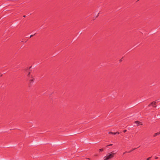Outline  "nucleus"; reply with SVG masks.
<instances>
[{
	"instance_id": "17",
	"label": "nucleus",
	"mask_w": 160,
	"mask_h": 160,
	"mask_svg": "<svg viewBox=\"0 0 160 160\" xmlns=\"http://www.w3.org/2000/svg\"><path fill=\"white\" fill-rule=\"evenodd\" d=\"M33 35H32L30 36V38H31V37H32Z\"/></svg>"
},
{
	"instance_id": "6",
	"label": "nucleus",
	"mask_w": 160,
	"mask_h": 160,
	"mask_svg": "<svg viewBox=\"0 0 160 160\" xmlns=\"http://www.w3.org/2000/svg\"><path fill=\"white\" fill-rule=\"evenodd\" d=\"M34 80V78H33L32 79H31L30 80V82H33Z\"/></svg>"
},
{
	"instance_id": "2",
	"label": "nucleus",
	"mask_w": 160,
	"mask_h": 160,
	"mask_svg": "<svg viewBox=\"0 0 160 160\" xmlns=\"http://www.w3.org/2000/svg\"><path fill=\"white\" fill-rule=\"evenodd\" d=\"M156 101H154L152 102L149 105V106L150 107V106H153V107H155L156 105Z\"/></svg>"
},
{
	"instance_id": "18",
	"label": "nucleus",
	"mask_w": 160,
	"mask_h": 160,
	"mask_svg": "<svg viewBox=\"0 0 160 160\" xmlns=\"http://www.w3.org/2000/svg\"><path fill=\"white\" fill-rule=\"evenodd\" d=\"M127 152H124V153H123V154H124L125 153H126Z\"/></svg>"
},
{
	"instance_id": "1",
	"label": "nucleus",
	"mask_w": 160,
	"mask_h": 160,
	"mask_svg": "<svg viewBox=\"0 0 160 160\" xmlns=\"http://www.w3.org/2000/svg\"><path fill=\"white\" fill-rule=\"evenodd\" d=\"M115 153H113L112 152H111L107 154L106 156L104 157V160H108L114 157Z\"/></svg>"
},
{
	"instance_id": "7",
	"label": "nucleus",
	"mask_w": 160,
	"mask_h": 160,
	"mask_svg": "<svg viewBox=\"0 0 160 160\" xmlns=\"http://www.w3.org/2000/svg\"><path fill=\"white\" fill-rule=\"evenodd\" d=\"M99 150V152H102L103 151V148L100 149Z\"/></svg>"
},
{
	"instance_id": "13",
	"label": "nucleus",
	"mask_w": 160,
	"mask_h": 160,
	"mask_svg": "<svg viewBox=\"0 0 160 160\" xmlns=\"http://www.w3.org/2000/svg\"><path fill=\"white\" fill-rule=\"evenodd\" d=\"M112 144H110L109 145L107 146H106L108 147V146H112Z\"/></svg>"
},
{
	"instance_id": "16",
	"label": "nucleus",
	"mask_w": 160,
	"mask_h": 160,
	"mask_svg": "<svg viewBox=\"0 0 160 160\" xmlns=\"http://www.w3.org/2000/svg\"><path fill=\"white\" fill-rule=\"evenodd\" d=\"M122 61V59H121L120 60V62H121Z\"/></svg>"
},
{
	"instance_id": "5",
	"label": "nucleus",
	"mask_w": 160,
	"mask_h": 160,
	"mask_svg": "<svg viewBox=\"0 0 160 160\" xmlns=\"http://www.w3.org/2000/svg\"><path fill=\"white\" fill-rule=\"evenodd\" d=\"M109 133L111 134H114V135L116 134V133H115V132H109Z\"/></svg>"
},
{
	"instance_id": "9",
	"label": "nucleus",
	"mask_w": 160,
	"mask_h": 160,
	"mask_svg": "<svg viewBox=\"0 0 160 160\" xmlns=\"http://www.w3.org/2000/svg\"><path fill=\"white\" fill-rule=\"evenodd\" d=\"M151 158V157H149L148 158H147L146 160H149Z\"/></svg>"
},
{
	"instance_id": "19",
	"label": "nucleus",
	"mask_w": 160,
	"mask_h": 160,
	"mask_svg": "<svg viewBox=\"0 0 160 160\" xmlns=\"http://www.w3.org/2000/svg\"><path fill=\"white\" fill-rule=\"evenodd\" d=\"M31 78H32V79L33 78V77H32V76H31Z\"/></svg>"
},
{
	"instance_id": "20",
	"label": "nucleus",
	"mask_w": 160,
	"mask_h": 160,
	"mask_svg": "<svg viewBox=\"0 0 160 160\" xmlns=\"http://www.w3.org/2000/svg\"><path fill=\"white\" fill-rule=\"evenodd\" d=\"M23 17H26V16H25V15H24V16H23Z\"/></svg>"
},
{
	"instance_id": "8",
	"label": "nucleus",
	"mask_w": 160,
	"mask_h": 160,
	"mask_svg": "<svg viewBox=\"0 0 160 160\" xmlns=\"http://www.w3.org/2000/svg\"><path fill=\"white\" fill-rule=\"evenodd\" d=\"M136 148H133L131 150V151H133V150H135V149H136Z\"/></svg>"
},
{
	"instance_id": "14",
	"label": "nucleus",
	"mask_w": 160,
	"mask_h": 160,
	"mask_svg": "<svg viewBox=\"0 0 160 160\" xmlns=\"http://www.w3.org/2000/svg\"><path fill=\"white\" fill-rule=\"evenodd\" d=\"M155 159H157L158 158V157L156 156V157H155Z\"/></svg>"
},
{
	"instance_id": "15",
	"label": "nucleus",
	"mask_w": 160,
	"mask_h": 160,
	"mask_svg": "<svg viewBox=\"0 0 160 160\" xmlns=\"http://www.w3.org/2000/svg\"><path fill=\"white\" fill-rule=\"evenodd\" d=\"M132 152V151H131V150H130V151H128V153H130V152Z\"/></svg>"
},
{
	"instance_id": "10",
	"label": "nucleus",
	"mask_w": 160,
	"mask_h": 160,
	"mask_svg": "<svg viewBox=\"0 0 160 160\" xmlns=\"http://www.w3.org/2000/svg\"><path fill=\"white\" fill-rule=\"evenodd\" d=\"M115 133H116V134H119V132H115Z\"/></svg>"
},
{
	"instance_id": "3",
	"label": "nucleus",
	"mask_w": 160,
	"mask_h": 160,
	"mask_svg": "<svg viewBox=\"0 0 160 160\" xmlns=\"http://www.w3.org/2000/svg\"><path fill=\"white\" fill-rule=\"evenodd\" d=\"M135 123L137 124V126H138L140 125H142V124L141 122H140L139 121H136L135 122Z\"/></svg>"
},
{
	"instance_id": "11",
	"label": "nucleus",
	"mask_w": 160,
	"mask_h": 160,
	"mask_svg": "<svg viewBox=\"0 0 160 160\" xmlns=\"http://www.w3.org/2000/svg\"><path fill=\"white\" fill-rule=\"evenodd\" d=\"M127 130H124L123 131V132L125 133V132H127Z\"/></svg>"
},
{
	"instance_id": "4",
	"label": "nucleus",
	"mask_w": 160,
	"mask_h": 160,
	"mask_svg": "<svg viewBox=\"0 0 160 160\" xmlns=\"http://www.w3.org/2000/svg\"><path fill=\"white\" fill-rule=\"evenodd\" d=\"M160 134V132H157V133H155L154 135H153V137H156V136H157V135H159Z\"/></svg>"
},
{
	"instance_id": "12",
	"label": "nucleus",
	"mask_w": 160,
	"mask_h": 160,
	"mask_svg": "<svg viewBox=\"0 0 160 160\" xmlns=\"http://www.w3.org/2000/svg\"><path fill=\"white\" fill-rule=\"evenodd\" d=\"M30 72H29V73H28V76H30Z\"/></svg>"
}]
</instances>
